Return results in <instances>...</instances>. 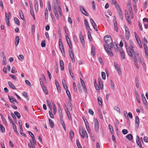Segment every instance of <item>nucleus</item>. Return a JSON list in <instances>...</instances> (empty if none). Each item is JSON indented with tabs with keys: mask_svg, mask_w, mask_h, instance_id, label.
<instances>
[{
	"mask_svg": "<svg viewBox=\"0 0 148 148\" xmlns=\"http://www.w3.org/2000/svg\"><path fill=\"white\" fill-rule=\"evenodd\" d=\"M104 40L106 44L104 45V49L107 53L110 56L112 57L113 54L109 47L110 48L112 47L113 44L112 38H104Z\"/></svg>",
	"mask_w": 148,
	"mask_h": 148,
	"instance_id": "f257e3e1",
	"label": "nucleus"
},
{
	"mask_svg": "<svg viewBox=\"0 0 148 148\" xmlns=\"http://www.w3.org/2000/svg\"><path fill=\"white\" fill-rule=\"evenodd\" d=\"M52 10L55 16L57 18L58 20L59 16L58 14V10L60 15L61 16L62 15L60 4L58 2H57L56 3H54L52 6Z\"/></svg>",
	"mask_w": 148,
	"mask_h": 148,
	"instance_id": "f03ea898",
	"label": "nucleus"
},
{
	"mask_svg": "<svg viewBox=\"0 0 148 148\" xmlns=\"http://www.w3.org/2000/svg\"><path fill=\"white\" fill-rule=\"evenodd\" d=\"M125 46L128 55L131 57H132L133 59L134 57H136L135 52L133 49L134 48H128L127 45H126Z\"/></svg>",
	"mask_w": 148,
	"mask_h": 148,
	"instance_id": "7ed1b4c3",
	"label": "nucleus"
},
{
	"mask_svg": "<svg viewBox=\"0 0 148 148\" xmlns=\"http://www.w3.org/2000/svg\"><path fill=\"white\" fill-rule=\"evenodd\" d=\"M94 127L95 131L96 132L98 133L99 132V122L97 119H94Z\"/></svg>",
	"mask_w": 148,
	"mask_h": 148,
	"instance_id": "20e7f679",
	"label": "nucleus"
},
{
	"mask_svg": "<svg viewBox=\"0 0 148 148\" xmlns=\"http://www.w3.org/2000/svg\"><path fill=\"white\" fill-rule=\"evenodd\" d=\"M59 46L60 49L61 50L63 55L65 54L64 49L63 45V43L61 39H60L59 41Z\"/></svg>",
	"mask_w": 148,
	"mask_h": 148,
	"instance_id": "39448f33",
	"label": "nucleus"
},
{
	"mask_svg": "<svg viewBox=\"0 0 148 148\" xmlns=\"http://www.w3.org/2000/svg\"><path fill=\"white\" fill-rule=\"evenodd\" d=\"M79 132L80 134L81 135L82 137L83 138H84L85 136L86 137L88 138V135L86 133V130L83 129H79Z\"/></svg>",
	"mask_w": 148,
	"mask_h": 148,
	"instance_id": "423d86ee",
	"label": "nucleus"
},
{
	"mask_svg": "<svg viewBox=\"0 0 148 148\" xmlns=\"http://www.w3.org/2000/svg\"><path fill=\"white\" fill-rule=\"evenodd\" d=\"M69 53L72 61L73 62L75 61V58L73 51L72 49H69Z\"/></svg>",
	"mask_w": 148,
	"mask_h": 148,
	"instance_id": "0eeeda50",
	"label": "nucleus"
},
{
	"mask_svg": "<svg viewBox=\"0 0 148 148\" xmlns=\"http://www.w3.org/2000/svg\"><path fill=\"white\" fill-rule=\"evenodd\" d=\"M136 137V142L137 144L139 146L140 148H143L139 136L137 135Z\"/></svg>",
	"mask_w": 148,
	"mask_h": 148,
	"instance_id": "6e6552de",
	"label": "nucleus"
},
{
	"mask_svg": "<svg viewBox=\"0 0 148 148\" xmlns=\"http://www.w3.org/2000/svg\"><path fill=\"white\" fill-rule=\"evenodd\" d=\"M127 6L128 8V9L131 16L132 18H133V12H132V9L129 2L127 3Z\"/></svg>",
	"mask_w": 148,
	"mask_h": 148,
	"instance_id": "1a4fd4ad",
	"label": "nucleus"
},
{
	"mask_svg": "<svg viewBox=\"0 0 148 148\" xmlns=\"http://www.w3.org/2000/svg\"><path fill=\"white\" fill-rule=\"evenodd\" d=\"M8 98L9 99L10 101L12 103L14 104H15V102L18 103L16 99L14 97L11 96L10 97L9 95H8Z\"/></svg>",
	"mask_w": 148,
	"mask_h": 148,
	"instance_id": "9d476101",
	"label": "nucleus"
},
{
	"mask_svg": "<svg viewBox=\"0 0 148 148\" xmlns=\"http://www.w3.org/2000/svg\"><path fill=\"white\" fill-rule=\"evenodd\" d=\"M143 47L145 50V55H146V58H148V49L147 48V47L145 43H144L143 44Z\"/></svg>",
	"mask_w": 148,
	"mask_h": 148,
	"instance_id": "9b49d317",
	"label": "nucleus"
},
{
	"mask_svg": "<svg viewBox=\"0 0 148 148\" xmlns=\"http://www.w3.org/2000/svg\"><path fill=\"white\" fill-rule=\"evenodd\" d=\"M119 49L120 53L121 58L123 59H125V53L123 50L122 48H120Z\"/></svg>",
	"mask_w": 148,
	"mask_h": 148,
	"instance_id": "f8f14e48",
	"label": "nucleus"
},
{
	"mask_svg": "<svg viewBox=\"0 0 148 148\" xmlns=\"http://www.w3.org/2000/svg\"><path fill=\"white\" fill-rule=\"evenodd\" d=\"M80 10L82 13L84 15L88 16V15L86 10L84 9V8L82 6H81L80 7Z\"/></svg>",
	"mask_w": 148,
	"mask_h": 148,
	"instance_id": "ddd939ff",
	"label": "nucleus"
},
{
	"mask_svg": "<svg viewBox=\"0 0 148 148\" xmlns=\"http://www.w3.org/2000/svg\"><path fill=\"white\" fill-rule=\"evenodd\" d=\"M125 18L127 21L130 24L131 23V22L129 20V16L130 15L129 14V13L127 10H125Z\"/></svg>",
	"mask_w": 148,
	"mask_h": 148,
	"instance_id": "4468645a",
	"label": "nucleus"
},
{
	"mask_svg": "<svg viewBox=\"0 0 148 148\" xmlns=\"http://www.w3.org/2000/svg\"><path fill=\"white\" fill-rule=\"evenodd\" d=\"M55 84L58 91L60 92L61 90L60 87L59 83L56 80H55Z\"/></svg>",
	"mask_w": 148,
	"mask_h": 148,
	"instance_id": "2eb2a0df",
	"label": "nucleus"
},
{
	"mask_svg": "<svg viewBox=\"0 0 148 148\" xmlns=\"http://www.w3.org/2000/svg\"><path fill=\"white\" fill-rule=\"evenodd\" d=\"M95 47L94 45H92L91 48V54L93 56H95Z\"/></svg>",
	"mask_w": 148,
	"mask_h": 148,
	"instance_id": "dca6fc26",
	"label": "nucleus"
},
{
	"mask_svg": "<svg viewBox=\"0 0 148 148\" xmlns=\"http://www.w3.org/2000/svg\"><path fill=\"white\" fill-rule=\"evenodd\" d=\"M12 127H13L14 129V131L15 132V133L17 135H18L19 134V133L17 131L16 125L14 123V122H12Z\"/></svg>",
	"mask_w": 148,
	"mask_h": 148,
	"instance_id": "f3484780",
	"label": "nucleus"
},
{
	"mask_svg": "<svg viewBox=\"0 0 148 148\" xmlns=\"http://www.w3.org/2000/svg\"><path fill=\"white\" fill-rule=\"evenodd\" d=\"M30 143H28L29 148H35V146L31 139L30 140Z\"/></svg>",
	"mask_w": 148,
	"mask_h": 148,
	"instance_id": "a211bd4d",
	"label": "nucleus"
},
{
	"mask_svg": "<svg viewBox=\"0 0 148 148\" xmlns=\"http://www.w3.org/2000/svg\"><path fill=\"white\" fill-rule=\"evenodd\" d=\"M85 25L86 26V29L88 30H89L90 29V27L89 26L88 22L87 20L86 19H85L84 21Z\"/></svg>",
	"mask_w": 148,
	"mask_h": 148,
	"instance_id": "6ab92c4d",
	"label": "nucleus"
},
{
	"mask_svg": "<svg viewBox=\"0 0 148 148\" xmlns=\"http://www.w3.org/2000/svg\"><path fill=\"white\" fill-rule=\"evenodd\" d=\"M8 84L9 86L11 88L13 89H16V87L14 86L13 84L10 81L8 82Z\"/></svg>",
	"mask_w": 148,
	"mask_h": 148,
	"instance_id": "aec40b11",
	"label": "nucleus"
},
{
	"mask_svg": "<svg viewBox=\"0 0 148 148\" xmlns=\"http://www.w3.org/2000/svg\"><path fill=\"white\" fill-rule=\"evenodd\" d=\"M97 101H98V103L101 106H102V99L101 97H98L97 98Z\"/></svg>",
	"mask_w": 148,
	"mask_h": 148,
	"instance_id": "412c9836",
	"label": "nucleus"
},
{
	"mask_svg": "<svg viewBox=\"0 0 148 148\" xmlns=\"http://www.w3.org/2000/svg\"><path fill=\"white\" fill-rule=\"evenodd\" d=\"M60 64L61 70L63 71L64 69V65L63 61L62 60H60Z\"/></svg>",
	"mask_w": 148,
	"mask_h": 148,
	"instance_id": "4be33fe9",
	"label": "nucleus"
},
{
	"mask_svg": "<svg viewBox=\"0 0 148 148\" xmlns=\"http://www.w3.org/2000/svg\"><path fill=\"white\" fill-rule=\"evenodd\" d=\"M47 106L49 107L50 110L51 111H52V110L53 108L50 101L48 100H47Z\"/></svg>",
	"mask_w": 148,
	"mask_h": 148,
	"instance_id": "5701e85b",
	"label": "nucleus"
},
{
	"mask_svg": "<svg viewBox=\"0 0 148 148\" xmlns=\"http://www.w3.org/2000/svg\"><path fill=\"white\" fill-rule=\"evenodd\" d=\"M34 2L35 4V10L36 12H37L38 11V2L36 0H34Z\"/></svg>",
	"mask_w": 148,
	"mask_h": 148,
	"instance_id": "b1692460",
	"label": "nucleus"
},
{
	"mask_svg": "<svg viewBox=\"0 0 148 148\" xmlns=\"http://www.w3.org/2000/svg\"><path fill=\"white\" fill-rule=\"evenodd\" d=\"M42 89L43 90L44 92L47 95L48 94V91L47 89V88L46 87H45L44 85H42V86H41Z\"/></svg>",
	"mask_w": 148,
	"mask_h": 148,
	"instance_id": "393cba45",
	"label": "nucleus"
},
{
	"mask_svg": "<svg viewBox=\"0 0 148 148\" xmlns=\"http://www.w3.org/2000/svg\"><path fill=\"white\" fill-rule=\"evenodd\" d=\"M139 117L138 116H136L135 118V123L137 125L138 127L139 126Z\"/></svg>",
	"mask_w": 148,
	"mask_h": 148,
	"instance_id": "a878e982",
	"label": "nucleus"
},
{
	"mask_svg": "<svg viewBox=\"0 0 148 148\" xmlns=\"http://www.w3.org/2000/svg\"><path fill=\"white\" fill-rule=\"evenodd\" d=\"M19 13L21 18L23 20L24 19V16L22 10H19Z\"/></svg>",
	"mask_w": 148,
	"mask_h": 148,
	"instance_id": "bb28decb",
	"label": "nucleus"
},
{
	"mask_svg": "<svg viewBox=\"0 0 148 148\" xmlns=\"http://www.w3.org/2000/svg\"><path fill=\"white\" fill-rule=\"evenodd\" d=\"M65 112L67 114L68 117L69 119L71 118V115L70 112L69 111L68 108H67L65 110Z\"/></svg>",
	"mask_w": 148,
	"mask_h": 148,
	"instance_id": "cd10ccee",
	"label": "nucleus"
},
{
	"mask_svg": "<svg viewBox=\"0 0 148 148\" xmlns=\"http://www.w3.org/2000/svg\"><path fill=\"white\" fill-rule=\"evenodd\" d=\"M134 63L135 64V66L137 68H139V66H138V64L137 63V60L136 58V57H134Z\"/></svg>",
	"mask_w": 148,
	"mask_h": 148,
	"instance_id": "c85d7f7f",
	"label": "nucleus"
},
{
	"mask_svg": "<svg viewBox=\"0 0 148 148\" xmlns=\"http://www.w3.org/2000/svg\"><path fill=\"white\" fill-rule=\"evenodd\" d=\"M142 99L143 100V102L144 104H146L147 103V101L146 100V98H145L144 95L143 94H142L141 95Z\"/></svg>",
	"mask_w": 148,
	"mask_h": 148,
	"instance_id": "c756f323",
	"label": "nucleus"
},
{
	"mask_svg": "<svg viewBox=\"0 0 148 148\" xmlns=\"http://www.w3.org/2000/svg\"><path fill=\"white\" fill-rule=\"evenodd\" d=\"M136 40L138 44V45L140 47H142V45L141 44V41L140 40V38H136Z\"/></svg>",
	"mask_w": 148,
	"mask_h": 148,
	"instance_id": "7c9ffc66",
	"label": "nucleus"
},
{
	"mask_svg": "<svg viewBox=\"0 0 148 148\" xmlns=\"http://www.w3.org/2000/svg\"><path fill=\"white\" fill-rule=\"evenodd\" d=\"M108 127L111 134H113L114 131L112 126L110 124H109L108 125Z\"/></svg>",
	"mask_w": 148,
	"mask_h": 148,
	"instance_id": "2f4dec72",
	"label": "nucleus"
},
{
	"mask_svg": "<svg viewBox=\"0 0 148 148\" xmlns=\"http://www.w3.org/2000/svg\"><path fill=\"white\" fill-rule=\"evenodd\" d=\"M126 138L129 140H131L133 139V136L131 134H128L126 136Z\"/></svg>",
	"mask_w": 148,
	"mask_h": 148,
	"instance_id": "473e14b6",
	"label": "nucleus"
},
{
	"mask_svg": "<svg viewBox=\"0 0 148 148\" xmlns=\"http://www.w3.org/2000/svg\"><path fill=\"white\" fill-rule=\"evenodd\" d=\"M14 114L18 119H19L21 117L20 114L18 112L15 111L14 112Z\"/></svg>",
	"mask_w": 148,
	"mask_h": 148,
	"instance_id": "72a5a7b5",
	"label": "nucleus"
},
{
	"mask_svg": "<svg viewBox=\"0 0 148 148\" xmlns=\"http://www.w3.org/2000/svg\"><path fill=\"white\" fill-rule=\"evenodd\" d=\"M14 20L16 24L18 25H20V22L19 20L17 18L15 17L14 18Z\"/></svg>",
	"mask_w": 148,
	"mask_h": 148,
	"instance_id": "f704fd0d",
	"label": "nucleus"
},
{
	"mask_svg": "<svg viewBox=\"0 0 148 148\" xmlns=\"http://www.w3.org/2000/svg\"><path fill=\"white\" fill-rule=\"evenodd\" d=\"M9 16H11V13L10 12H8V14H7V12H5V17L6 19H9Z\"/></svg>",
	"mask_w": 148,
	"mask_h": 148,
	"instance_id": "c9c22d12",
	"label": "nucleus"
},
{
	"mask_svg": "<svg viewBox=\"0 0 148 148\" xmlns=\"http://www.w3.org/2000/svg\"><path fill=\"white\" fill-rule=\"evenodd\" d=\"M49 123L51 127L53 128L54 127V124L52 121L50 119H49Z\"/></svg>",
	"mask_w": 148,
	"mask_h": 148,
	"instance_id": "e433bc0d",
	"label": "nucleus"
},
{
	"mask_svg": "<svg viewBox=\"0 0 148 148\" xmlns=\"http://www.w3.org/2000/svg\"><path fill=\"white\" fill-rule=\"evenodd\" d=\"M23 131V130L22 127H20V133L22 135L24 136H26V135L24 133H23L22 132Z\"/></svg>",
	"mask_w": 148,
	"mask_h": 148,
	"instance_id": "4c0bfd02",
	"label": "nucleus"
},
{
	"mask_svg": "<svg viewBox=\"0 0 148 148\" xmlns=\"http://www.w3.org/2000/svg\"><path fill=\"white\" fill-rule=\"evenodd\" d=\"M45 19H48V11L47 8L45 11Z\"/></svg>",
	"mask_w": 148,
	"mask_h": 148,
	"instance_id": "58836bf2",
	"label": "nucleus"
},
{
	"mask_svg": "<svg viewBox=\"0 0 148 148\" xmlns=\"http://www.w3.org/2000/svg\"><path fill=\"white\" fill-rule=\"evenodd\" d=\"M127 28L125 29V34H126V37H129L130 36V32L128 29H127Z\"/></svg>",
	"mask_w": 148,
	"mask_h": 148,
	"instance_id": "ea45409f",
	"label": "nucleus"
},
{
	"mask_svg": "<svg viewBox=\"0 0 148 148\" xmlns=\"http://www.w3.org/2000/svg\"><path fill=\"white\" fill-rule=\"evenodd\" d=\"M0 128H1V132L4 133L5 132V129L4 127L1 124H0Z\"/></svg>",
	"mask_w": 148,
	"mask_h": 148,
	"instance_id": "a19ab883",
	"label": "nucleus"
},
{
	"mask_svg": "<svg viewBox=\"0 0 148 148\" xmlns=\"http://www.w3.org/2000/svg\"><path fill=\"white\" fill-rule=\"evenodd\" d=\"M22 95L25 97L27 99H28V94L26 92H24L22 93Z\"/></svg>",
	"mask_w": 148,
	"mask_h": 148,
	"instance_id": "79ce46f5",
	"label": "nucleus"
},
{
	"mask_svg": "<svg viewBox=\"0 0 148 148\" xmlns=\"http://www.w3.org/2000/svg\"><path fill=\"white\" fill-rule=\"evenodd\" d=\"M101 77L102 79L104 80L106 78V75L105 72H102L101 73Z\"/></svg>",
	"mask_w": 148,
	"mask_h": 148,
	"instance_id": "37998d69",
	"label": "nucleus"
},
{
	"mask_svg": "<svg viewBox=\"0 0 148 148\" xmlns=\"http://www.w3.org/2000/svg\"><path fill=\"white\" fill-rule=\"evenodd\" d=\"M0 114L1 117L2 121L4 122V123H5V124H6L7 123V122L6 120L5 119L3 116L1 114Z\"/></svg>",
	"mask_w": 148,
	"mask_h": 148,
	"instance_id": "c03bdc74",
	"label": "nucleus"
},
{
	"mask_svg": "<svg viewBox=\"0 0 148 148\" xmlns=\"http://www.w3.org/2000/svg\"><path fill=\"white\" fill-rule=\"evenodd\" d=\"M41 45L42 47H45L46 46V43L45 40H42L41 42Z\"/></svg>",
	"mask_w": 148,
	"mask_h": 148,
	"instance_id": "a18cd8bd",
	"label": "nucleus"
},
{
	"mask_svg": "<svg viewBox=\"0 0 148 148\" xmlns=\"http://www.w3.org/2000/svg\"><path fill=\"white\" fill-rule=\"evenodd\" d=\"M120 17L122 20L123 19V16L122 14V12L121 10H119V12H118Z\"/></svg>",
	"mask_w": 148,
	"mask_h": 148,
	"instance_id": "49530a36",
	"label": "nucleus"
},
{
	"mask_svg": "<svg viewBox=\"0 0 148 148\" xmlns=\"http://www.w3.org/2000/svg\"><path fill=\"white\" fill-rule=\"evenodd\" d=\"M129 44H130V46L129 47L127 46L128 47V48H131L132 47V48L134 47V45H133V42H132V41L131 40H129Z\"/></svg>",
	"mask_w": 148,
	"mask_h": 148,
	"instance_id": "de8ad7c7",
	"label": "nucleus"
},
{
	"mask_svg": "<svg viewBox=\"0 0 148 148\" xmlns=\"http://www.w3.org/2000/svg\"><path fill=\"white\" fill-rule=\"evenodd\" d=\"M135 83L136 84V86L137 88H138L139 87V80H138V79L137 78V79L136 78V81H135Z\"/></svg>",
	"mask_w": 148,
	"mask_h": 148,
	"instance_id": "09e8293b",
	"label": "nucleus"
},
{
	"mask_svg": "<svg viewBox=\"0 0 148 148\" xmlns=\"http://www.w3.org/2000/svg\"><path fill=\"white\" fill-rule=\"evenodd\" d=\"M66 93L68 96V97L70 99H71V94L69 91V90H66Z\"/></svg>",
	"mask_w": 148,
	"mask_h": 148,
	"instance_id": "8fccbe9b",
	"label": "nucleus"
},
{
	"mask_svg": "<svg viewBox=\"0 0 148 148\" xmlns=\"http://www.w3.org/2000/svg\"><path fill=\"white\" fill-rule=\"evenodd\" d=\"M19 38H16V42H15V45L16 46L18 45L19 42Z\"/></svg>",
	"mask_w": 148,
	"mask_h": 148,
	"instance_id": "3c124183",
	"label": "nucleus"
},
{
	"mask_svg": "<svg viewBox=\"0 0 148 148\" xmlns=\"http://www.w3.org/2000/svg\"><path fill=\"white\" fill-rule=\"evenodd\" d=\"M115 5L116 8L118 12H119V10H121L119 5L117 3L115 4Z\"/></svg>",
	"mask_w": 148,
	"mask_h": 148,
	"instance_id": "603ef678",
	"label": "nucleus"
},
{
	"mask_svg": "<svg viewBox=\"0 0 148 148\" xmlns=\"http://www.w3.org/2000/svg\"><path fill=\"white\" fill-rule=\"evenodd\" d=\"M98 112H99V117L100 119H102L103 118V115H102V113L100 110H98Z\"/></svg>",
	"mask_w": 148,
	"mask_h": 148,
	"instance_id": "864d4df0",
	"label": "nucleus"
},
{
	"mask_svg": "<svg viewBox=\"0 0 148 148\" xmlns=\"http://www.w3.org/2000/svg\"><path fill=\"white\" fill-rule=\"evenodd\" d=\"M90 22L91 23L92 25V26H93L94 25H95V24H96L95 23V22L94 20L93 19L91 18L90 19Z\"/></svg>",
	"mask_w": 148,
	"mask_h": 148,
	"instance_id": "5fc2aeb1",
	"label": "nucleus"
},
{
	"mask_svg": "<svg viewBox=\"0 0 148 148\" xmlns=\"http://www.w3.org/2000/svg\"><path fill=\"white\" fill-rule=\"evenodd\" d=\"M73 89L75 92H76L77 91V89L76 87V86L75 83L74 82H73Z\"/></svg>",
	"mask_w": 148,
	"mask_h": 148,
	"instance_id": "6e6d98bb",
	"label": "nucleus"
},
{
	"mask_svg": "<svg viewBox=\"0 0 148 148\" xmlns=\"http://www.w3.org/2000/svg\"><path fill=\"white\" fill-rule=\"evenodd\" d=\"M70 137L72 138H73L74 136V132L72 130H71L70 132Z\"/></svg>",
	"mask_w": 148,
	"mask_h": 148,
	"instance_id": "4d7b16f0",
	"label": "nucleus"
},
{
	"mask_svg": "<svg viewBox=\"0 0 148 148\" xmlns=\"http://www.w3.org/2000/svg\"><path fill=\"white\" fill-rule=\"evenodd\" d=\"M76 143L77 146L78 148H79L80 147H82V146L80 145L79 142L78 140H77Z\"/></svg>",
	"mask_w": 148,
	"mask_h": 148,
	"instance_id": "13d9d810",
	"label": "nucleus"
},
{
	"mask_svg": "<svg viewBox=\"0 0 148 148\" xmlns=\"http://www.w3.org/2000/svg\"><path fill=\"white\" fill-rule=\"evenodd\" d=\"M95 89H96L98 92H99L100 90L99 89V87L98 86L97 84V85H95Z\"/></svg>",
	"mask_w": 148,
	"mask_h": 148,
	"instance_id": "bf43d9fd",
	"label": "nucleus"
},
{
	"mask_svg": "<svg viewBox=\"0 0 148 148\" xmlns=\"http://www.w3.org/2000/svg\"><path fill=\"white\" fill-rule=\"evenodd\" d=\"M69 72L72 79H74L75 77L73 75V74L72 72V70L69 71Z\"/></svg>",
	"mask_w": 148,
	"mask_h": 148,
	"instance_id": "052dcab7",
	"label": "nucleus"
},
{
	"mask_svg": "<svg viewBox=\"0 0 148 148\" xmlns=\"http://www.w3.org/2000/svg\"><path fill=\"white\" fill-rule=\"evenodd\" d=\"M80 38V41L82 43V45H84V41L83 38Z\"/></svg>",
	"mask_w": 148,
	"mask_h": 148,
	"instance_id": "680f3d73",
	"label": "nucleus"
},
{
	"mask_svg": "<svg viewBox=\"0 0 148 148\" xmlns=\"http://www.w3.org/2000/svg\"><path fill=\"white\" fill-rule=\"evenodd\" d=\"M18 58L20 60L22 61L24 58V56L23 55H19Z\"/></svg>",
	"mask_w": 148,
	"mask_h": 148,
	"instance_id": "e2e57ef3",
	"label": "nucleus"
},
{
	"mask_svg": "<svg viewBox=\"0 0 148 148\" xmlns=\"http://www.w3.org/2000/svg\"><path fill=\"white\" fill-rule=\"evenodd\" d=\"M28 132L29 133V135L31 136L32 138L34 139V138L35 137L33 134L30 131H28Z\"/></svg>",
	"mask_w": 148,
	"mask_h": 148,
	"instance_id": "0e129e2a",
	"label": "nucleus"
},
{
	"mask_svg": "<svg viewBox=\"0 0 148 148\" xmlns=\"http://www.w3.org/2000/svg\"><path fill=\"white\" fill-rule=\"evenodd\" d=\"M48 9L49 11H51V7L50 3L49 2L48 3Z\"/></svg>",
	"mask_w": 148,
	"mask_h": 148,
	"instance_id": "69168bd1",
	"label": "nucleus"
},
{
	"mask_svg": "<svg viewBox=\"0 0 148 148\" xmlns=\"http://www.w3.org/2000/svg\"><path fill=\"white\" fill-rule=\"evenodd\" d=\"M116 71H117V72L119 74V75H121V71L120 70V68H117L116 69Z\"/></svg>",
	"mask_w": 148,
	"mask_h": 148,
	"instance_id": "338daca9",
	"label": "nucleus"
},
{
	"mask_svg": "<svg viewBox=\"0 0 148 148\" xmlns=\"http://www.w3.org/2000/svg\"><path fill=\"white\" fill-rule=\"evenodd\" d=\"M144 140L146 142H148V138L147 136H145L143 138Z\"/></svg>",
	"mask_w": 148,
	"mask_h": 148,
	"instance_id": "774afa93",
	"label": "nucleus"
}]
</instances>
